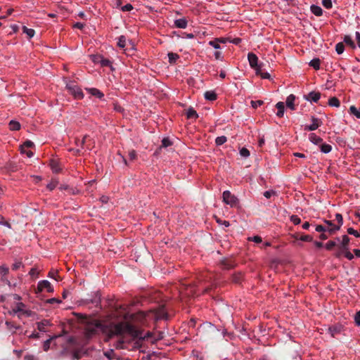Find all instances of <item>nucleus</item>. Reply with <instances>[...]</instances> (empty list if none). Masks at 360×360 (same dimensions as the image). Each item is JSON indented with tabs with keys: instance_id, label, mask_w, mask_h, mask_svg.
Here are the masks:
<instances>
[{
	"instance_id": "cd10ccee",
	"label": "nucleus",
	"mask_w": 360,
	"mask_h": 360,
	"mask_svg": "<svg viewBox=\"0 0 360 360\" xmlns=\"http://www.w3.org/2000/svg\"><path fill=\"white\" fill-rule=\"evenodd\" d=\"M344 42L347 45L349 46L352 49H355L356 48V45H355L354 41L348 35H345V37H344Z\"/></svg>"
},
{
	"instance_id": "79ce46f5",
	"label": "nucleus",
	"mask_w": 360,
	"mask_h": 360,
	"mask_svg": "<svg viewBox=\"0 0 360 360\" xmlns=\"http://www.w3.org/2000/svg\"><path fill=\"white\" fill-rule=\"evenodd\" d=\"M263 103H264V101L262 100L251 101V105L253 108H257L261 106L262 105H263Z\"/></svg>"
},
{
	"instance_id": "6ab92c4d",
	"label": "nucleus",
	"mask_w": 360,
	"mask_h": 360,
	"mask_svg": "<svg viewBox=\"0 0 360 360\" xmlns=\"http://www.w3.org/2000/svg\"><path fill=\"white\" fill-rule=\"evenodd\" d=\"M24 307H25V304L23 303L19 302L17 304L16 307L13 309V311L14 313L20 312L23 314L29 315L28 311H25L23 309Z\"/></svg>"
},
{
	"instance_id": "72a5a7b5",
	"label": "nucleus",
	"mask_w": 360,
	"mask_h": 360,
	"mask_svg": "<svg viewBox=\"0 0 360 360\" xmlns=\"http://www.w3.org/2000/svg\"><path fill=\"white\" fill-rule=\"evenodd\" d=\"M117 46L120 48H124L126 46V37L124 35H121L118 38Z\"/></svg>"
},
{
	"instance_id": "c9c22d12",
	"label": "nucleus",
	"mask_w": 360,
	"mask_h": 360,
	"mask_svg": "<svg viewBox=\"0 0 360 360\" xmlns=\"http://www.w3.org/2000/svg\"><path fill=\"white\" fill-rule=\"evenodd\" d=\"M345 46L342 42H339L335 46V51L338 54H342L344 52Z\"/></svg>"
},
{
	"instance_id": "2f4dec72",
	"label": "nucleus",
	"mask_w": 360,
	"mask_h": 360,
	"mask_svg": "<svg viewBox=\"0 0 360 360\" xmlns=\"http://www.w3.org/2000/svg\"><path fill=\"white\" fill-rule=\"evenodd\" d=\"M22 31L27 34L29 38L33 37L35 34V31L33 29L27 28L26 26L22 27Z\"/></svg>"
},
{
	"instance_id": "680f3d73",
	"label": "nucleus",
	"mask_w": 360,
	"mask_h": 360,
	"mask_svg": "<svg viewBox=\"0 0 360 360\" xmlns=\"http://www.w3.org/2000/svg\"><path fill=\"white\" fill-rule=\"evenodd\" d=\"M129 158L130 160H134L136 158V153L134 150H131L129 152Z\"/></svg>"
},
{
	"instance_id": "f704fd0d",
	"label": "nucleus",
	"mask_w": 360,
	"mask_h": 360,
	"mask_svg": "<svg viewBox=\"0 0 360 360\" xmlns=\"http://www.w3.org/2000/svg\"><path fill=\"white\" fill-rule=\"evenodd\" d=\"M226 141H227V138L225 136H218L216 138L215 143L217 146H221V145L224 144V143H226Z\"/></svg>"
},
{
	"instance_id": "c756f323",
	"label": "nucleus",
	"mask_w": 360,
	"mask_h": 360,
	"mask_svg": "<svg viewBox=\"0 0 360 360\" xmlns=\"http://www.w3.org/2000/svg\"><path fill=\"white\" fill-rule=\"evenodd\" d=\"M49 321L48 320H43L42 321L38 323V329L40 330V331H46V326H47L48 325H49Z\"/></svg>"
},
{
	"instance_id": "ea45409f",
	"label": "nucleus",
	"mask_w": 360,
	"mask_h": 360,
	"mask_svg": "<svg viewBox=\"0 0 360 360\" xmlns=\"http://www.w3.org/2000/svg\"><path fill=\"white\" fill-rule=\"evenodd\" d=\"M219 40H220L219 39H215L214 40L210 41L209 44L216 49H219L220 48Z\"/></svg>"
},
{
	"instance_id": "20e7f679",
	"label": "nucleus",
	"mask_w": 360,
	"mask_h": 360,
	"mask_svg": "<svg viewBox=\"0 0 360 360\" xmlns=\"http://www.w3.org/2000/svg\"><path fill=\"white\" fill-rule=\"evenodd\" d=\"M44 290H46L48 292H53V288L49 281L43 280L38 283L36 292H41Z\"/></svg>"
},
{
	"instance_id": "5701e85b",
	"label": "nucleus",
	"mask_w": 360,
	"mask_h": 360,
	"mask_svg": "<svg viewBox=\"0 0 360 360\" xmlns=\"http://www.w3.org/2000/svg\"><path fill=\"white\" fill-rule=\"evenodd\" d=\"M89 91L91 95L95 96L98 98H102L104 96V94L100 90L96 88L89 89Z\"/></svg>"
},
{
	"instance_id": "dca6fc26",
	"label": "nucleus",
	"mask_w": 360,
	"mask_h": 360,
	"mask_svg": "<svg viewBox=\"0 0 360 360\" xmlns=\"http://www.w3.org/2000/svg\"><path fill=\"white\" fill-rule=\"evenodd\" d=\"M9 272V269L6 265H1L0 266V275H1V281H4L6 280V276Z\"/></svg>"
},
{
	"instance_id": "774afa93",
	"label": "nucleus",
	"mask_w": 360,
	"mask_h": 360,
	"mask_svg": "<svg viewBox=\"0 0 360 360\" xmlns=\"http://www.w3.org/2000/svg\"><path fill=\"white\" fill-rule=\"evenodd\" d=\"M356 39L358 46L360 48V33L359 32H356Z\"/></svg>"
},
{
	"instance_id": "39448f33",
	"label": "nucleus",
	"mask_w": 360,
	"mask_h": 360,
	"mask_svg": "<svg viewBox=\"0 0 360 360\" xmlns=\"http://www.w3.org/2000/svg\"><path fill=\"white\" fill-rule=\"evenodd\" d=\"M220 267L224 270H229L236 266V262L232 259H224L219 262Z\"/></svg>"
},
{
	"instance_id": "c85d7f7f",
	"label": "nucleus",
	"mask_w": 360,
	"mask_h": 360,
	"mask_svg": "<svg viewBox=\"0 0 360 360\" xmlns=\"http://www.w3.org/2000/svg\"><path fill=\"white\" fill-rule=\"evenodd\" d=\"M349 113L356 116V118L360 119V107L357 109L354 105L349 108Z\"/></svg>"
},
{
	"instance_id": "bb28decb",
	"label": "nucleus",
	"mask_w": 360,
	"mask_h": 360,
	"mask_svg": "<svg viewBox=\"0 0 360 360\" xmlns=\"http://www.w3.org/2000/svg\"><path fill=\"white\" fill-rule=\"evenodd\" d=\"M328 105L333 107H339L340 105V102L339 99L336 97H332L328 101Z\"/></svg>"
},
{
	"instance_id": "e2e57ef3",
	"label": "nucleus",
	"mask_w": 360,
	"mask_h": 360,
	"mask_svg": "<svg viewBox=\"0 0 360 360\" xmlns=\"http://www.w3.org/2000/svg\"><path fill=\"white\" fill-rule=\"evenodd\" d=\"M51 340L52 339L51 338L44 342L43 345L44 351H47L49 349Z\"/></svg>"
},
{
	"instance_id": "5fc2aeb1",
	"label": "nucleus",
	"mask_w": 360,
	"mask_h": 360,
	"mask_svg": "<svg viewBox=\"0 0 360 360\" xmlns=\"http://www.w3.org/2000/svg\"><path fill=\"white\" fill-rule=\"evenodd\" d=\"M315 230H316V231L321 232V233H324V232H326V231H327L326 226H323V225H317L316 226Z\"/></svg>"
},
{
	"instance_id": "1a4fd4ad",
	"label": "nucleus",
	"mask_w": 360,
	"mask_h": 360,
	"mask_svg": "<svg viewBox=\"0 0 360 360\" xmlns=\"http://www.w3.org/2000/svg\"><path fill=\"white\" fill-rule=\"evenodd\" d=\"M321 98V93L318 91H311L304 96V98L310 102L317 103Z\"/></svg>"
},
{
	"instance_id": "f03ea898",
	"label": "nucleus",
	"mask_w": 360,
	"mask_h": 360,
	"mask_svg": "<svg viewBox=\"0 0 360 360\" xmlns=\"http://www.w3.org/2000/svg\"><path fill=\"white\" fill-rule=\"evenodd\" d=\"M66 89L77 99H82L84 96L82 89L73 82L67 84Z\"/></svg>"
},
{
	"instance_id": "0e129e2a",
	"label": "nucleus",
	"mask_w": 360,
	"mask_h": 360,
	"mask_svg": "<svg viewBox=\"0 0 360 360\" xmlns=\"http://www.w3.org/2000/svg\"><path fill=\"white\" fill-rule=\"evenodd\" d=\"M249 240H252L257 243H259L262 241V238L259 236H255L252 237V238H249Z\"/></svg>"
},
{
	"instance_id": "338daca9",
	"label": "nucleus",
	"mask_w": 360,
	"mask_h": 360,
	"mask_svg": "<svg viewBox=\"0 0 360 360\" xmlns=\"http://www.w3.org/2000/svg\"><path fill=\"white\" fill-rule=\"evenodd\" d=\"M114 110L117 112H122L123 111V108L122 106H120V105H117V104H115L114 105Z\"/></svg>"
},
{
	"instance_id": "864d4df0",
	"label": "nucleus",
	"mask_w": 360,
	"mask_h": 360,
	"mask_svg": "<svg viewBox=\"0 0 360 360\" xmlns=\"http://www.w3.org/2000/svg\"><path fill=\"white\" fill-rule=\"evenodd\" d=\"M347 233L349 234H350V235L354 236L355 237H359L360 236L359 233L356 230L354 229L353 228H349L347 229Z\"/></svg>"
},
{
	"instance_id": "6e6d98bb",
	"label": "nucleus",
	"mask_w": 360,
	"mask_h": 360,
	"mask_svg": "<svg viewBox=\"0 0 360 360\" xmlns=\"http://www.w3.org/2000/svg\"><path fill=\"white\" fill-rule=\"evenodd\" d=\"M354 322L356 326H360V310L354 315Z\"/></svg>"
},
{
	"instance_id": "9b49d317",
	"label": "nucleus",
	"mask_w": 360,
	"mask_h": 360,
	"mask_svg": "<svg viewBox=\"0 0 360 360\" xmlns=\"http://www.w3.org/2000/svg\"><path fill=\"white\" fill-rule=\"evenodd\" d=\"M295 100V96L293 94L289 95L286 98L287 107L292 110H295V105L294 104Z\"/></svg>"
},
{
	"instance_id": "4c0bfd02",
	"label": "nucleus",
	"mask_w": 360,
	"mask_h": 360,
	"mask_svg": "<svg viewBox=\"0 0 360 360\" xmlns=\"http://www.w3.org/2000/svg\"><path fill=\"white\" fill-rule=\"evenodd\" d=\"M58 184V181L57 180L52 179L51 181L47 184L46 187L49 191H53L57 186Z\"/></svg>"
},
{
	"instance_id": "3c124183",
	"label": "nucleus",
	"mask_w": 360,
	"mask_h": 360,
	"mask_svg": "<svg viewBox=\"0 0 360 360\" xmlns=\"http://www.w3.org/2000/svg\"><path fill=\"white\" fill-rule=\"evenodd\" d=\"M335 220L338 221V226H340V228L341 227V226L343 224V218H342V216L341 214H339V213H337L335 214Z\"/></svg>"
},
{
	"instance_id": "09e8293b",
	"label": "nucleus",
	"mask_w": 360,
	"mask_h": 360,
	"mask_svg": "<svg viewBox=\"0 0 360 360\" xmlns=\"http://www.w3.org/2000/svg\"><path fill=\"white\" fill-rule=\"evenodd\" d=\"M322 4L327 9H330L333 6L331 0H322Z\"/></svg>"
},
{
	"instance_id": "f3484780",
	"label": "nucleus",
	"mask_w": 360,
	"mask_h": 360,
	"mask_svg": "<svg viewBox=\"0 0 360 360\" xmlns=\"http://www.w3.org/2000/svg\"><path fill=\"white\" fill-rule=\"evenodd\" d=\"M243 281L241 272H237L232 275L231 281L236 284H240Z\"/></svg>"
},
{
	"instance_id": "f8f14e48",
	"label": "nucleus",
	"mask_w": 360,
	"mask_h": 360,
	"mask_svg": "<svg viewBox=\"0 0 360 360\" xmlns=\"http://www.w3.org/2000/svg\"><path fill=\"white\" fill-rule=\"evenodd\" d=\"M187 20L185 18H180L174 20V25L178 28L185 29L187 27Z\"/></svg>"
},
{
	"instance_id": "603ef678",
	"label": "nucleus",
	"mask_w": 360,
	"mask_h": 360,
	"mask_svg": "<svg viewBox=\"0 0 360 360\" xmlns=\"http://www.w3.org/2000/svg\"><path fill=\"white\" fill-rule=\"evenodd\" d=\"M262 67H263V64L259 63V64H258V66H257L256 68H253V69H255V70L256 72L257 75L260 76V75L262 74V72H263Z\"/></svg>"
},
{
	"instance_id": "0eeeda50",
	"label": "nucleus",
	"mask_w": 360,
	"mask_h": 360,
	"mask_svg": "<svg viewBox=\"0 0 360 360\" xmlns=\"http://www.w3.org/2000/svg\"><path fill=\"white\" fill-rule=\"evenodd\" d=\"M34 143L30 140H27L23 143V144L20 146V150L22 153H26L28 158H31L33 156V153L30 150H26L25 148H32L33 147Z\"/></svg>"
},
{
	"instance_id": "7c9ffc66",
	"label": "nucleus",
	"mask_w": 360,
	"mask_h": 360,
	"mask_svg": "<svg viewBox=\"0 0 360 360\" xmlns=\"http://www.w3.org/2000/svg\"><path fill=\"white\" fill-rule=\"evenodd\" d=\"M320 149H321V152H323L324 153H328L329 152L331 151L332 147L329 144L321 143L320 146Z\"/></svg>"
},
{
	"instance_id": "393cba45",
	"label": "nucleus",
	"mask_w": 360,
	"mask_h": 360,
	"mask_svg": "<svg viewBox=\"0 0 360 360\" xmlns=\"http://www.w3.org/2000/svg\"><path fill=\"white\" fill-rule=\"evenodd\" d=\"M169 63L170 64H174L176 61L179 58V56L177 53L170 52L168 53Z\"/></svg>"
},
{
	"instance_id": "a18cd8bd",
	"label": "nucleus",
	"mask_w": 360,
	"mask_h": 360,
	"mask_svg": "<svg viewBox=\"0 0 360 360\" xmlns=\"http://www.w3.org/2000/svg\"><path fill=\"white\" fill-rule=\"evenodd\" d=\"M172 143L168 138H164L162 140V147L167 148L169 146H172Z\"/></svg>"
},
{
	"instance_id": "b1692460",
	"label": "nucleus",
	"mask_w": 360,
	"mask_h": 360,
	"mask_svg": "<svg viewBox=\"0 0 360 360\" xmlns=\"http://www.w3.org/2000/svg\"><path fill=\"white\" fill-rule=\"evenodd\" d=\"M8 126L9 129L12 131H18L20 129V123L15 120L10 121Z\"/></svg>"
},
{
	"instance_id": "37998d69",
	"label": "nucleus",
	"mask_w": 360,
	"mask_h": 360,
	"mask_svg": "<svg viewBox=\"0 0 360 360\" xmlns=\"http://www.w3.org/2000/svg\"><path fill=\"white\" fill-rule=\"evenodd\" d=\"M89 138L88 135L84 136L82 141H79V139L76 140V143L77 146H80L82 148H83L84 145L86 142L87 139Z\"/></svg>"
},
{
	"instance_id": "2eb2a0df",
	"label": "nucleus",
	"mask_w": 360,
	"mask_h": 360,
	"mask_svg": "<svg viewBox=\"0 0 360 360\" xmlns=\"http://www.w3.org/2000/svg\"><path fill=\"white\" fill-rule=\"evenodd\" d=\"M349 240H350V239L347 236L344 235L342 236V240L340 243V248L342 251L348 250V245L349 243Z\"/></svg>"
},
{
	"instance_id": "412c9836",
	"label": "nucleus",
	"mask_w": 360,
	"mask_h": 360,
	"mask_svg": "<svg viewBox=\"0 0 360 360\" xmlns=\"http://www.w3.org/2000/svg\"><path fill=\"white\" fill-rule=\"evenodd\" d=\"M198 117V113L193 108H189L186 112L188 119H196Z\"/></svg>"
},
{
	"instance_id": "de8ad7c7",
	"label": "nucleus",
	"mask_w": 360,
	"mask_h": 360,
	"mask_svg": "<svg viewBox=\"0 0 360 360\" xmlns=\"http://www.w3.org/2000/svg\"><path fill=\"white\" fill-rule=\"evenodd\" d=\"M240 155L243 158H248L250 155V151L246 148H242L240 150Z\"/></svg>"
},
{
	"instance_id": "4468645a",
	"label": "nucleus",
	"mask_w": 360,
	"mask_h": 360,
	"mask_svg": "<svg viewBox=\"0 0 360 360\" xmlns=\"http://www.w3.org/2000/svg\"><path fill=\"white\" fill-rule=\"evenodd\" d=\"M98 58L100 60V65L102 67H109L112 70H114L112 65V62L109 59L105 58L103 57H98Z\"/></svg>"
},
{
	"instance_id": "bf43d9fd",
	"label": "nucleus",
	"mask_w": 360,
	"mask_h": 360,
	"mask_svg": "<svg viewBox=\"0 0 360 360\" xmlns=\"http://www.w3.org/2000/svg\"><path fill=\"white\" fill-rule=\"evenodd\" d=\"M276 192L274 191H266L264 193V196L266 198H270L272 195H274Z\"/></svg>"
},
{
	"instance_id": "4d7b16f0",
	"label": "nucleus",
	"mask_w": 360,
	"mask_h": 360,
	"mask_svg": "<svg viewBox=\"0 0 360 360\" xmlns=\"http://www.w3.org/2000/svg\"><path fill=\"white\" fill-rule=\"evenodd\" d=\"M121 9L124 12H125V11H131L133 9V6L130 4H127L126 5L122 6Z\"/></svg>"
},
{
	"instance_id": "8fccbe9b",
	"label": "nucleus",
	"mask_w": 360,
	"mask_h": 360,
	"mask_svg": "<svg viewBox=\"0 0 360 360\" xmlns=\"http://www.w3.org/2000/svg\"><path fill=\"white\" fill-rule=\"evenodd\" d=\"M337 245H336V243L335 241H333V240H329L326 244V248L328 250H331L334 247H335Z\"/></svg>"
},
{
	"instance_id": "423d86ee",
	"label": "nucleus",
	"mask_w": 360,
	"mask_h": 360,
	"mask_svg": "<svg viewBox=\"0 0 360 360\" xmlns=\"http://www.w3.org/2000/svg\"><path fill=\"white\" fill-rule=\"evenodd\" d=\"M155 316L156 319H168L169 315L166 311L164 306L159 307L155 311Z\"/></svg>"
},
{
	"instance_id": "49530a36",
	"label": "nucleus",
	"mask_w": 360,
	"mask_h": 360,
	"mask_svg": "<svg viewBox=\"0 0 360 360\" xmlns=\"http://www.w3.org/2000/svg\"><path fill=\"white\" fill-rule=\"evenodd\" d=\"M329 331L333 337H334L336 334L339 333L340 330L336 326H333L329 328Z\"/></svg>"
},
{
	"instance_id": "c03bdc74",
	"label": "nucleus",
	"mask_w": 360,
	"mask_h": 360,
	"mask_svg": "<svg viewBox=\"0 0 360 360\" xmlns=\"http://www.w3.org/2000/svg\"><path fill=\"white\" fill-rule=\"evenodd\" d=\"M290 221L295 224L298 225L301 223V219L297 215H292L290 217Z\"/></svg>"
},
{
	"instance_id": "4be33fe9",
	"label": "nucleus",
	"mask_w": 360,
	"mask_h": 360,
	"mask_svg": "<svg viewBox=\"0 0 360 360\" xmlns=\"http://www.w3.org/2000/svg\"><path fill=\"white\" fill-rule=\"evenodd\" d=\"M205 96V98L206 100H208V101H214L217 99V94L214 91H207L204 94Z\"/></svg>"
},
{
	"instance_id": "58836bf2",
	"label": "nucleus",
	"mask_w": 360,
	"mask_h": 360,
	"mask_svg": "<svg viewBox=\"0 0 360 360\" xmlns=\"http://www.w3.org/2000/svg\"><path fill=\"white\" fill-rule=\"evenodd\" d=\"M326 226L327 229L326 232H328L330 234H333L340 229V226H333V227L328 226Z\"/></svg>"
},
{
	"instance_id": "e433bc0d",
	"label": "nucleus",
	"mask_w": 360,
	"mask_h": 360,
	"mask_svg": "<svg viewBox=\"0 0 360 360\" xmlns=\"http://www.w3.org/2000/svg\"><path fill=\"white\" fill-rule=\"evenodd\" d=\"M104 355L110 360L114 359L116 356L115 353L114 352V351L112 349L105 352Z\"/></svg>"
},
{
	"instance_id": "69168bd1",
	"label": "nucleus",
	"mask_w": 360,
	"mask_h": 360,
	"mask_svg": "<svg viewBox=\"0 0 360 360\" xmlns=\"http://www.w3.org/2000/svg\"><path fill=\"white\" fill-rule=\"evenodd\" d=\"M22 266L21 262H16L12 265L13 270H17Z\"/></svg>"
},
{
	"instance_id": "9d476101",
	"label": "nucleus",
	"mask_w": 360,
	"mask_h": 360,
	"mask_svg": "<svg viewBox=\"0 0 360 360\" xmlns=\"http://www.w3.org/2000/svg\"><path fill=\"white\" fill-rule=\"evenodd\" d=\"M248 59L252 68L258 66V57L255 53H249L248 55Z\"/></svg>"
},
{
	"instance_id": "6e6552de",
	"label": "nucleus",
	"mask_w": 360,
	"mask_h": 360,
	"mask_svg": "<svg viewBox=\"0 0 360 360\" xmlns=\"http://www.w3.org/2000/svg\"><path fill=\"white\" fill-rule=\"evenodd\" d=\"M311 120H312V124H310V125L305 126V127H304L305 130H307V131H314L319 127H320L321 125V124H322V122L319 119L316 118L314 117H311Z\"/></svg>"
},
{
	"instance_id": "a878e982",
	"label": "nucleus",
	"mask_w": 360,
	"mask_h": 360,
	"mask_svg": "<svg viewBox=\"0 0 360 360\" xmlns=\"http://www.w3.org/2000/svg\"><path fill=\"white\" fill-rule=\"evenodd\" d=\"M320 64L321 60L318 58L312 59L309 63L310 66L313 67L315 70H319Z\"/></svg>"
},
{
	"instance_id": "ddd939ff",
	"label": "nucleus",
	"mask_w": 360,
	"mask_h": 360,
	"mask_svg": "<svg viewBox=\"0 0 360 360\" xmlns=\"http://www.w3.org/2000/svg\"><path fill=\"white\" fill-rule=\"evenodd\" d=\"M309 139L311 142L316 145L321 144L323 141V139L318 136L316 134L311 133L309 134Z\"/></svg>"
},
{
	"instance_id": "473e14b6",
	"label": "nucleus",
	"mask_w": 360,
	"mask_h": 360,
	"mask_svg": "<svg viewBox=\"0 0 360 360\" xmlns=\"http://www.w3.org/2000/svg\"><path fill=\"white\" fill-rule=\"evenodd\" d=\"M51 167L53 170V172L58 173L60 171V168L59 167V165L57 162L55 160H51L50 162Z\"/></svg>"
},
{
	"instance_id": "7ed1b4c3",
	"label": "nucleus",
	"mask_w": 360,
	"mask_h": 360,
	"mask_svg": "<svg viewBox=\"0 0 360 360\" xmlns=\"http://www.w3.org/2000/svg\"><path fill=\"white\" fill-rule=\"evenodd\" d=\"M223 201L227 204L231 205V207L236 206L238 203V199L237 198L232 195L230 191H225L223 193Z\"/></svg>"
},
{
	"instance_id": "aec40b11",
	"label": "nucleus",
	"mask_w": 360,
	"mask_h": 360,
	"mask_svg": "<svg viewBox=\"0 0 360 360\" xmlns=\"http://www.w3.org/2000/svg\"><path fill=\"white\" fill-rule=\"evenodd\" d=\"M311 13L315 15L316 16H321L323 14V10L322 8L316 5H312L311 6Z\"/></svg>"
},
{
	"instance_id": "a211bd4d",
	"label": "nucleus",
	"mask_w": 360,
	"mask_h": 360,
	"mask_svg": "<svg viewBox=\"0 0 360 360\" xmlns=\"http://www.w3.org/2000/svg\"><path fill=\"white\" fill-rule=\"evenodd\" d=\"M276 108L278 109V112H276V115L279 117H282L284 115L285 105L283 102H278L276 105Z\"/></svg>"
},
{
	"instance_id": "a19ab883",
	"label": "nucleus",
	"mask_w": 360,
	"mask_h": 360,
	"mask_svg": "<svg viewBox=\"0 0 360 360\" xmlns=\"http://www.w3.org/2000/svg\"><path fill=\"white\" fill-rule=\"evenodd\" d=\"M300 240L304 242H311L313 240V237L309 235L302 234L300 237Z\"/></svg>"
},
{
	"instance_id": "13d9d810",
	"label": "nucleus",
	"mask_w": 360,
	"mask_h": 360,
	"mask_svg": "<svg viewBox=\"0 0 360 360\" xmlns=\"http://www.w3.org/2000/svg\"><path fill=\"white\" fill-rule=\"evenodd\" d=\"M345 252V251H342L341 250L340 244L339 245H338V250H337V252H335V257L338 258H340L342 255H343Z\"/></svg>"
},
{
	"instance_id": "052dcab7",
	"label": "nucleus",
	"mask_w": 360,
	"mask_h": 360,
	"mask_svg": "<svg viewBox=\"0 0 360 360\" xmlns=\"http://www.w3.org/2000/svg\"><path fill=\"white\" fill-rule=\"evenodd\" d=\"M345 251V252L343 255L347 259H348L349 260H352L354 259V255L349 251V249Z\"/></svg>"
},
{
	"instance_id": "f257e3e1",
	"label": "nucleus",
	"mask_w": 360,
	"mask_h": 360,
	"mask_svg": "<svg viewBox=\"0 0 360 360\" xmlns=\"http://www.w3.org/2000/svg\"><path fill=\"white\" fill-rule=\"evenodd\" d=\"M145 319L143 312L133 314L129 315L128 319L125 317L124 321L117 324H113L108 329V338L113 336H119L116 347L120 349L125 348V343L129 342L132 339H144L145 335L138 326L134 323L136 321H142Z\"/></svg>"
}]
</instances>
